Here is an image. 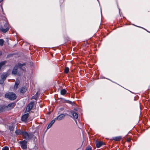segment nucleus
I'll return each instance as SVG.
<instances>
[{"label": "nucleus", "instance_id": "obj_26", "mask_svg": "<svg viewBox=\"0 0 150 150\" xmlns=\"http://www.w3.org/2000/svg\"><path fill=\"white\" fill-rule=\"evenodd\" d=\"M131 140V139H130V138H128V139H127V141L128 142H129Z\"/></svg>", "mask_w": 150, "mask_h": 150}, {"label": "nucleus", "instance_id": "obj_16", "mask_svg": "<svg viewBox=\"0 0 150 150\" xmlns=\"http://www.w3.org/2000/svg\"><path fill=\"white\" fill-rule=\"evenodd\" d=\"M72 115L73 117L77 119L78 117V114L75 112H73Z\"/></svg>", "mask_w": 150, "mask_h": 150}, {"label": "nucleus", "instance_id": "obj_7", "mask_svg": "<svg viewBox=\"0 0 150 150\" xmlns=\"http://www.w3.org/2000/svg\"><path fill=\"white\" fill-rule=\"evenodd\" d=\"M29 116V114L28 113H26L24 115L21 117L22 121L25 122H26Z\"/></svg>", "mask_w": 150, "mask_h": 150}, {"label": "nucleus", "instance_id": "obj_15", "mask_svg": "<svg viewBox=\"0 0 150 150\" xmlns=\"http://www.w3.org/2000/svg\"><path fill=\"white\" fill-rule=\"evenodd\" d=\"M27 90L26 88L22 87L21 88L20 90V92L23 93L25 92Z\"/></svg>", "mask_w": 150, "mask_h": 150}, {"label": "nucleus", "instance_id": "obj_5", "mask_svg": "<svg viewBox=\"0 0 150 150\" xmlns=\"http://www.w3.org/2000/svg\"><path fill=\"white\" fill-rule=\"evenodd\" d=\"M20 144L21 145V147L23 149H26L27 148V142L25 140L19 142Z\"/></svg>", "mask_w": 150, "mask_h": 150}, {"label": "nucleus", "instance_id": "obj_1", "mask_svg": "<svg viewBox=\"0 0 150 150\" xmlns=\"http://www.w3.org/2000/svg\"><path fill=\"white\" fill-rule=\"evenodd\" d=\"M5 97L11 100H14L16 99L17 97L16 94L13 92H8L6 93Z\"/></svg>", "mask_w": 150, "mask_h": 150}, {"label": "nucleus", "instance_id": "obj_17", "mask_svg": "<svg viewBox=\"0 0 150 150\" xmlns=\"http://www.w3.org/2000/svg\"><path fill=\"white\" fill-rule=\"evenodd\" d=\"M7 76L6 74H2L1 75V78L3 80H4V81L5 80V79H6Z\"/></svg>", "mask_w": 150, "mask_h": 150}, {"label": "nucleus", "instance_id": "obj_22", "mask_svg": "<svg viewBox=\"0 0 150 150\" xmlns=\"http://www.w3.org/2000/svg\"><path fill=\"white\" fill-rule=\"evenodd\" d=\"M86 150H92V148L91 146H88L86 147Z\"/></svg>", "mask_w": 150, "mask_h": 150}, {"label": "nucleus", "instance_id": "obj_24", "mask_svg": "<svg viewBox=\"0 0 150 150\" xmlns=\"http://www.w3.org/2000/svg\"><path fill=\"white\" fill-rule=\"evenodd\" d=\"M55 120H55V119H54L52 120L50 123L52 125L55 122Z\"/></svg>", "mask_w": 150, "mask_h": 150}, {"label": "nucleus", "instance_id": "obj_28", "mask_svg": "<svg viewBox=\"0 0 150 150\" xmlns=\"http://www.w3.org/2000/svg\"><path fill=\"white\" fill-rule=\"evenodd\" d=\"M3 1V0H0V2H2Z\"/></svg>", "mask_w": 150, "mask_h": 150}, {"label": "nucleus", "instance_id": "obj_12", "mask_svg": "<svg viewBox=\"0 0 150 150\" xmlns=\"http://www.w3.org/2000/svg\"><path fill=\"white\" fill-rule=\"evenodd\" d=\"M20 83V81L18 80H16L15 83L14 88L15 89H17L18 87V86Z\"/></svg>", "mask_w": 150, "mask_h": 150}, {"label": "nucleus", "instance_id": "obj_11", "mask_svg": "<svg viewBox=\"0 0 150 150\" xmlns=\"http://www.w3.org/2000/svg\"><path fill=\"white\" fill-rule=\"evenodd\" d=\"M122 139V137L121 136H118L115 137L113 138V139L116 141H119L121 140Z\"/></svg>", "mask_w": 150, "mask_h": 150}, {"label": "nucleus", "instance_id": "obj_27", "mask_svg": "<svg viewBox=\"0 0 150 150\" xmlns=\"http://www.w3.org/2000/svg\"><path fill=\"white\" fill-rule=\"evenodd\" d=\"M67 103H71V102L70 101H69V100H67Z\"/></svg>", "mask_w": 150, "mask_h": 150}, {"label": "nucleus", "instance_id": "obj_18", "mask_svg": "<svg viewBox=\"0 0 150 150\" xmlns=\"http://www.w3.org/2000/svg\"><path fill=\"white\" fill-rule=\"evenodd\" d=\"M69 71V68L68 67H66L64 70V72L65 74H67Z\"/></svg>", "mask_w": 150, "mask_h": 150}, {"label": "nucleus", "instance_id": "obj_23", "mask_svg": "<svg viewBox=\"0 0 150 150\" xmlns=\"http://www.w3.org/2000/svg\"><path fill=\"white\" fill-rule=\"evenodd\" d=\"M52 124H51L50 123L49 124V125H48V126L47 128L49 129V128H50V127H51L52 126Z\"/></svg>", "mask_w": 150, "mask_h": 150}, {"label": "nucleus", "instance_id": "obj_4", "mask_svg": "<svg viewBox=\"0 0 150 150\" xmlns=\"http://www.w3.org/2000/svg\"><path fill=\"white\" fill-rule=\"evenodd\" d=\"M34 102H30L27 105L25 110V111L27 112H29L32 108L34 105Z\"/></svg>", "mask_w": 150, "mask_h": 150}, {"label": "nucleus", "instance_id": "obj_25", "mask_svg": "<svg viewBox=\"0 0 150 150\" xmlns=\"http://www.w3.org/2000/svg\"><path fill=\"white\" fill-rule=\"evenodd\" d=\"M4 80H3L2 79L0 80V84H3L4 82Z\"/></svg>", "mask_w": 150, "mask_h": 150}, {"label": "nucleus", "instance_id": "obj_20", "mask_svg": "<svg viewBox=\"0 0 150 150\" xmlns=\"http://www.w3.org/2000/svg\"><path fill=\"white\" fill-rule=\"evenodd\" d=\"M4 107L0 106V113L4 111Z\"/></svg>", "mask_w": 150, "mask_h": 150}, {"label": "nucleus", "instance_id": "obj_19", "mask_svg": "<svg viewBox=\"0 0 150 150\" xmlns=\"http://www.w3.org/2000/svg\"><path fill=\"white\" fill-rule=\"evenodd\" d=\"M4 41L2 39H0V45L2 46L3 45L4 43Z\"/></svg>", "mask_w": 150, "mask_h": 150}, {"label": "nucleus", "instance_id": "obj_10", "mask_svg": "<svg viewBox=\"0 0 150 150\" xmlns=\"http://www.w3.org/2000/svg\"><path fill=\"white\" fill-rule=\"evenodd\" d=\"M16 105V103H12L9 104L7 107L9 108V109H11L13 108Z\"/></svg>", "mask_w": 150, "mask_h": 150}, {"label": "nucleus", "instance_id": "obj_3", "mask_svg": "<svg viewBox=\"0 0 150 150\" xmlns=\"http://www.w3.org/2000/svg\"><path fill=\"white\" fill-rule=\"evenodd\" d=\"M9 27L10 25L7 22L5 23L3 26H1L0 27V29L3 33H6L9 30Z\"/></svg>", "mask_w": 150, "mask_h": 150}, {"label": "nucleus", "instance_id": "obj_6", "mask_svg": "<svg viewBox=\"0 0 150 150\" xmlns=\"http://www.w3.org/2000/svg\"><path fill=\"white\" fill-rule=\"evenodd\" d=\"M22 135L24 139L27 140L29 139H30V135L25 131H23Z\"/></svg>", "mask_w": 150, "mask_h": 150}, {"label": "nucleus", "instance_id": "obj_21", "mask_svg": "<svg viewBox=\"0 0 150 150\" xmlns=\"http://www.w3.org/2000/svg\"><path fill=\"white\" fill-rule=\"evenodd\" d=\"M9 148L7 146L4 147L2 149V150H8Z\"/></svg>", "mask_w": 150, "mask_h": 150}, {"label": "nucleus", "instance_id": "obj_2", "mask_svg": "<svg viewBox=\"0 0 150 150\" xmlns=\"http://www.w3.org/2000/svg\"><path fill=\"white\" fill-rule=\"evenodd\" d=\"M25 64H21V63H18V65L17 66H15L14 69H13L12 71V74L16 75V74L17 72V69L18 67H19L21 69H22L23 71H24L25 70V68H24V69L22 68V67L23 66L25 65Z\"/></svg>", "mask_w": 150, "mask_h": 150}, {"label": "nucleus", "instance_id": "obj_13", "mask_svg": "<svg viewBox=\"0 0 150 150\" xmlns=\"http://www.w3.org/2000/svg\"><path fill=\"white\" fill-rule=\"evenodd\" d=\"M67 92V91L65 89H63L61 90L60 94L61 95L64 96Z\"/></svg>", "mask_w": 150, "mask_h": 150}, {"label": "nucleus", "instance_id": "obj_14", "mask_svg": "<svg viewBox=\"0 0 150 150\" xmlns=\"http://www.w3.org/2000/svg\"><path fill=\"white\" fill-rule=\"evenodd\" d=\"M23 132V131H22L20 129H17L15 133L17 135H22Z\"/></svg>", "mask_w": 150, "mask_h": 150}, {"label": "nucleus", "instance_id": "obj_29", "mask_svg": "<svg viewBox=\"0 0 150 150\" xmlns=\"http://www.w3.org/2000/svg\"><path fill=\"white\" fill-rule=\"evenodd\" d=\"M33 99H35V98H33Z\"/></svg>", "mask_w": 150, "mask_h": 150}, {"label": "nucleus", "instance_id": "obj_9", "mask_svg": "<svg viewBox=\"0 0 150 150\" xmlns=\"http://www.w3.org/2000/svg\"><path fill=\"white\" fill-rule=\"evenodd\" d=\"M65 116L64 114H60L57 117L55 118L56 120H60L64 118Z\"/></svg>", "mask_w": 150, "mask_h": 150}, {"label": "nucleus", "instance_id": "obj_8", "mask_svg": "<svg viewBox=\"0 0 150 150\" xmlns=\"http://www.w3.org/2000/svg\"><path fill=\"white\" fill-rule=\"evenodd\" d=\"M105 144V143L102 141H97L96 142V146L98 148L100 147Z\"/></svg>", "mask_w": 150, "mask_h": 150}]
</instances>
